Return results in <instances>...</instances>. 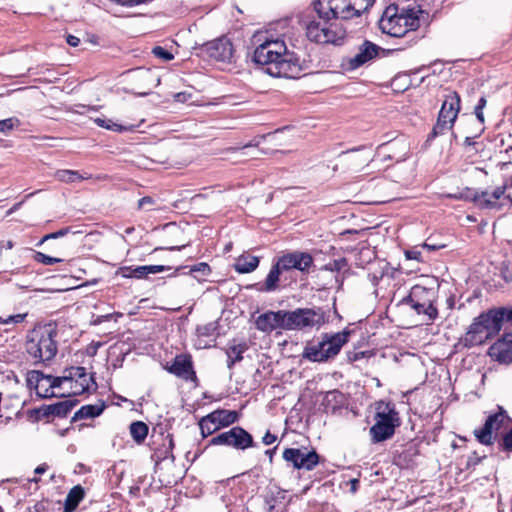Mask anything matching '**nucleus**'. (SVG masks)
Returning <instances> with one entry per match:
<instances>
[{
	"instance_id": "1",
	"label": "nucleus",
	"mask_w": 512,
	"mask_h": 512,
	"mask_svg": "<svg viewBox=\"0 0 512 512\" xmlns=\"http://www.w3.org/2000/svg\"><path fill=\"white\" fill-rule=\"evenodd\" d=\"M421 13L423 10L416 3L405 6L392 4L385 9L379 21V28L391 37L403 39V44L390 50L391 52L405 50L418 41L416 30L420 26Z\"/></svg>"
},
{
	"instance_id": "2",
	"label": "nucleus",
	"mask_w": 512,
	"mask_h": 512,
	"mask_svg": "<svg viewBox=\"0 0 512 512\" xmlns=\"http://www.w3.org/2000/svg\"><path fill=\"white\" fill-rule=\"evenodd\" d=\"M324 3L331 4L329 0H314L312 7L316 15L308 14L303 17L301 23L305 28L306 37L316 44L342 45L346 37V29L332 22L336 20L337 6H329L328 10H324Z\"/></svg>"
},
{
	"instance_id": "3",
	"label": "nucleus",
	"mask_w": 512,
	"mask_h": 512,
	"mask_svg": "<svg viewBox=\"0 0 512 512\" xmlns=\"http://www.w3.org/2000/svg\"><path fill=\"white\" fill-rule=\"evenodd\" d=\"M351 330L344 329L334 334H322L317 344L305 346L302 357L311 362H326L339 354L344 344L348 342Z\"/></svg>"
},
{
	"instance_id": "4",
	"label": "nucleus",
	"mask_w": 512,
	"mask_h": 512,
	"mask_svg": "<svg viewBox=\"0 0 512 512\" xmlns=\"http://www.w3.org/2000/svg\"><path fill=\"white\" fill-rule=\"evenodd\" d=\"M374 420L375 423L369 431L373 443L384 442L392 438L396 428L401 425L399 412L396 410L395 404L391 402L378 404Z\"/></svg>"
},
{
	"instance_id": "5",
	"label": "nucleus",
	"mask_w": 512,
	"mask_h": 512,
	"mask_svg": "<svg viewBox=\"0 0 512 512\" xmlns=\"http://www.w3.org/2000/svg\"><path fill=\"white\" fill-rule=\"evenodd\" d=\"M57 332L51 328H40L28 335L27 353L38 363L52 360L57 354Z\"/></svg>"
},
{
	"instance_id": "6",
	"label": "nucleus",
	"mask_w": 512,
	"mask_h": 512,
	"mask_svg": "<svg viewBox=\"0 0 512 512\" xmlns=\"http://www.w3.org/2000/svg\"><path fill=\"white\" fill-rule=\"evenodd\" d=\"M501 329L502 326L499 320L493 310L490 309L474 318L462 342L465 347H472L496 336Z\"/></svg>"
},
{
	"instance_id": "7",
	"label": "nucleus",
	"mask_w": 512,
	"mask_h": 512,
	"mask_svg": "<svg viewBox=\"0 0 512 512\" xmlns=\"http://www.w3.org/2000/svg\"><path fill=\"white\" fill-rule=\"evenodd\" d=\"M435 300L436 291L433 288L414 285L402 302L410 305L418 315H424L428 322H434L438 317V309L434 305Z\"/></svg>"
},
{
	"instance_id": "8",
	"label": "nucleus",
	"mask_w": 512,
	"mask_h": 512,
	"mask_svg": "<svg viewBox=\"0 0 512 512\" xmlns=\"http://www.w3.org/2000/svg\"><path fill=\"white\" fill-rule=\"evenodd\" d=\"M192 54L206 61L231 63L234 47L230 39L222 36L206 43H196L192 47Z\"/></svg>"
},
{
	"instance_id": "9",
	"label": "nucleus",
	"mask_w": 512,
	"mask_h": 512,
	"mask_svg": "<svg viewBox=\"0 0 512 512\" xmlns=\"http://www.w3.org/2000/svg\"><path fill=\"white\" fill-rule=\"evenodd\" d=\"M208 445L226 446L241 451L257 447L252 434L241 426H233L228 431L217 434L209 440Z\"/></svg>"
},
{
	"instance_id": "10",
	"label": "nucleus",
	"mask_w": 512,
	"mask_h": 512,
	"mask_svg": "<svg viewBox=\"0 0 512 512\" xmlns=\"http://www.w3.org/2000/svg\"><path fill=\"white\" fill-rule=\"evenodd\" d=\"M284 52H286L284 40L266 38L255 48L252 60L255 64L271 68L274 63H277Z\"/></svg>"
},
{
	"instance_id": "11",
	"label": "nucleus",
	"mask_w": 512,
	"mask_h": 512,
	"mask_svg": "<svg viewBox=\"0 0 512 512\" xmlns=\"http://www.w3.org/2000/svg\"><path fill=\"white\" fill-rule=\"evenodd\" d=\"M283 459L296 470L312 471L319 463L320 456L315 449L286 448L282 454Z\"/></svg>"
},
{
	"instance_id": "12",
	"label": "nucleus",
	"mask_w": 512,
	"mask_h": 512,
	"mask_svg": "<svg viewBox=\"0 0 512 512\" xmlns=\"http://www.w3.org/2000/svg\"><path fill=\"white\" fill-rule=\"evenodd\" d=\"M303 71L300 58L286 48V52L281 54L277 63L271 68H266V72L273 77L298 78Z\"/></svg>"
},
{
	"instance_id": "13",
	"label": "nucleus",
	"mask_w": 512,
	"mask_h": 512,
	"mask_svg": "<svg viewBox=\"0 0 512 512\" xmlns=\"http://www.w3.org/2000/svg\"><path fill=\"white\" fill-rule=\"evenodd\" d=\"M276 260L284 272L297 270L302 274H308L314 266L312 255L309 252L300 250L283 253Z\"/></svg>"
},
{
	"instance_id": "14",
	"label": "nucleus",
	"mask_w": 512,
	"mask_h": 512,
	"mask_svg": "<svg viewBox=\"0 0 512 512\" xmlns=\"http://www.w3.org/2000/svg\"><path fill=\"white\" fill-rule=\"evenodd\" d=\"M77 399H66L50 405H41L28 411L31 418L36 421L49 419L50 417L65 418L71 410L78 404Z\"/></svg>"
},
{
	"instance_id": "15",
	"label": "nucleus",
	"mask_w": 512,
	"mask_h": 512,
	"mask_svg": "<svg viewBox=\"0 0 512 512\" xmlns=\"http://www.w3.org/2000/svg\"><path fill=\"white\" fill-rule=\"evenodd\" d=\"M68 382L71 383L70 389L74 395H80L89 392L91 388H97L94 374L88 375L86 369L82 366H71L66 368Z\"/></svg>"
},
{
	"instance_id": "16",
	"label": "nucleus",
	"mask_w": 512,
	"mask_h": 512,
	"mask_svg": "<svg viewBox=\"0 0 512 512\" xmlns=\"http://www.w3.org/2000/svg\"><path fill=\"white\" fill-rule=\"evenodd\" d=\"M506 420H509L506 410L498 406V411L487 417L483 427L480 430H475L477 440L483 445H491L493 443V431L500 429Z\"/></svg>"
},
{
	"instance_id": "17",
	"label": "nucleus",
	"mask_w": 512,
	"mask_h": 512,
	"mask_svg": "<svg viewBox=\"0 0 512 512\" xmlns=\"http://www.w3.org/2000/svg\"><path fill=\"white\" fill-rule=\"evenodd\" d=\"M295 330L320 327L325 323V313L322 308H297L293 310Z\"/></svg>"
},
{
	"instance_id": "18",
	"label": "nucleus",
	"mask_w": 512,
	"mask_h": 512,
	"mask_svg": "<svg viewBox=\"0 0 512 512\" xmlns=\"http://www.w3.org/2000/svg\"><path fill=\"white\" fill-rule=\"evenodd\" d=\"M488 355L501 364L512 363V333L505 334L488 349Z\"/></svg>"
},
{
	"instance_id": "19",
	"label": "nucleus",
	"mask_w": 512,
	"mask_h": 512,
	"mask_svg": "<svg viewBox=\"0 0 512 512\" xmlns=\"http://www.w3.org/2000/svg\"><path fill=\"white\" fill-rule=\"evenodd\" d=\"M460 109V95L456 91H450L447 95H445V99L442 103L437 118L445 120L447 123H450L451 125H455Z\"/></svg>"
},
{
	"instance_id": "20",
	"label": "nucleus",
	"mask_w": 512,
	"mask_h": 512,
	"mask_svg": "<svg viewBox=\"0 0 512 512\" xmlns=\"http://www.w3.org/2000/svg\"><path fill=\"white\" fill-rule=\"evenodd\" d=\"M380 47L369 40H365L360 46L358 53L348 59L347 69L355 70L374 59L379 53Z\"/></svg>"
},
{
	"instance_id": "21",
	"label": "nucleus",
	"mask_w": 512,
	"mask_h": 512,
	"mask_svg": "<svg viewBox=\"0 0 512 512\" xmlns=\"http://www.w3.org/2000/svg\"><path fill=\"white\" fill-rule=\"evenodd\" d=\"M167 370L169 373L184 380H192L196 378L191 356L187 354L176 355Z\"/></svg>"
},
{
	"instance_id": "22",
	"label": "nucleus",
	"mask_w": 512,
	"mask_h": 512,
	"mask_svg": "<svg viewBox=\"0 0 512 512\" xmlns=\"http://www.w3.org/2000/svg\"><path fill=\"white\" fill-rule=\"evenodd\" d=\"M256 328L263 333H271L275 330H282L281 310L267 311L255 319Z\"/></svg>"
},
{
	"instance_id": "23",
	"label": "nucleus",
	"mask_w": 512,
	"mask_h": 512,
	"mask_svg": "<svg viewBox=\"0 0 512 512\" xmlns=\"http://www.w3.org/2000/svg\"><path fill=\"white\" fill-rule=\"evenodd\" d=\"M489 196V192L487 191H475L470 188H466L463 192L459 193V198L461 200L470 201L475 203L480 209H492V208H500V205L495 201H491Z\"/></svg>"
},
{
	"instance_id": "24",
	"label": "nucleus",
	"mask_w": 512,
	"mask_h": 512,
	"mask_svg": "<svg viewBox=\"0 0 512 512\" xmlns=\"http://www.w3.org/2000/svg\"><path fill=\"white\" fill-rule=\"evenodd\" d=\"M330 6H337L335 9L336 19L341 17L342 19H350L352 17L360 16V9H356V3H352L351 0H329ZM324 10H328L329 4H323Z\"/></svg>"
},
{
	"instance_id": "25",
	"label": "nucleus",
	"mask_w": 512,
	"mask_h": 512,
	"mask_svg": "<svg viewBox=\"0 0 512 512\" xmlns=\"http://www.w3.org/2000/svg\"><path fill=\"white\" fill-rule=\"evenodd\" d=\"M284 273L282 270L279 262L276 260L272 266L271 269L264 281L263 284H255L257 286V290L260 292H273L278 289V283L280 280V275Z\"/></svg>"
},
{
	"instance_id": "26",
	"label": "nucleus",
	"mask_w": 512,
	"mask_h": 512,
	"mask_svg": "<svg viewBox=\"0 0 512 512\" xmlns=\"http://www.w3.org/2000/svg\"><path fill=\"white\" fill-rule=\"evenodd\" d=\"M209 414L211 417L208 419L215 421L220 428L228 427L239 420V414L237 411L217 409Z\"/></svg>"
},
{
	"instance_id": "27",
	"label": "nucleus",
	"mask_w": 512,
	"mask_h": 512,
	"mask_svg": "<svg viewBox=\"0 0 512 512\" xmlns=\"http://www.w3.org/2000/svg\"><path fill=\"white\" fill-rule=\"evenodd\" d=\"M345 395L339 390L328 391L323 398V406L327 413H335L345 405Z\"/></svg>"
},
{
	"instance_id": "28",
	"label": "nucleus",
	"mask_w": 512,
	"mask_h": 512,
	"mask_svg": "<svg viewBox=\"0 0 512 512\" xmlns=\"http://www.w3.org/2000/svg\"><path fill=\"white\" fill-rule=\"evenodd\" d=\"M260 259L251 254L240 255L233 265L236 272L240 274L251 273L259 266Z\"/></svg>"
},
{
	"instance_id": "29",
	"label": "nucleus",
	"mask_w": 512,
	"mask_h": 512,
	"mask_svg": "<svg viewBox=\"0 0 512 512\" xmlns=\"http://www.w3.org/2000/svg\"><path fill=\"white\" fill-rule=\"evenodd\" d=\"M106 408L104 401H100L99 404H88L82 406L76 411L71 419V422H77L78 420L95 418L101 415Z\"/></svg>"
},
{
	"instance_id": "30",
	"label": "nucleus",
	"mask_w": 512,
	"mask_h": 512,
	"mask_svg": "<svg viewBox=\"0 0 512 512\" xmlns=\"http://www.w3.org/2000/svg\"><path fill=\"white\" fill-rule=\"evenodd\" d=\"M85 496L84 488L76 485L68 492L64 502V512H74Z\"/></svg>"
},
{
	"instance_id": "31",
	"label": "nucleus",
	"mask_w": 512,
	"mask_h": 512,
	"mask_svg": "<svg viewBox=\"0 0 512 512\" xmlns=\"http://www.w3.org/2000/svg\"><path fill=\"white\" fill-rule=\"evenodd\" d=\"M54 177L56 180L64 183H76L89 178V176L82 175L76 170L69 169L57 170L54 174Z\"/></svg>"
},
{
	"instance_id": "32",
	"label": "nucleus",
	"mask_w": 512,
	"mask_h": 512,
	"mask_svg": "<svg viewBox=\"0 0 512 512\" xmlns=\"http://www.w3.org/2000/svg\"><path fill=\"white\" fill-rule=\"evenodd\" d=\"M148 426L142 421H134L130 424V434L133 440L140 444L148 435Z\"/></svg>"
},
{
	"instance_id": "33",
	"label": "nucleus",
	"mask_w": 512,
	"mask_h": 512,
	"mask_svg": "<svg viewBox=\"0 0 512 512\" xmlns=\"http://www.w3.org/2000/svg\"><path fill=\"white\" fill-rule=\"evenodd\" d=\"M454 125L447 123L445 120L437 118L435 125L428 134L426 144H430L435 138L444 135L447 131L452 130Z\"/></svg>"
},
{
	"instance_id": "34",
	"label": "nucleus",
	"mask_w": 512,
	"mask_h": 512,
	"mask_svg": "<svg viewBox=\"0 0 512 512\" xmlns=\"http://www.w3.org/2000/svg\"><path fill=\"white\" fill-rule=\"evenodd\" d=\"M46 374L39 370H32L27 373V386L30 389H35L39 391V388L43 387V382H45Z\"/></svg>"
},
{
	"instance_id": "35",
	"label": "nucleus",
	"mask_w": 512,
	"mask_h": 512,
	"mask_svg": "<svg viewBox=\"0 0 512 512\" xmlns=\"http://www.w3.org/2000/svg\"><path fill=\"white\" fill-rule=\"evenodd\" d=\"M187 268H188V266L178 267L175 270L174 274H176L180 270H184ZM210 273H211V268L206 262H199L197 264H194L189 267V271H188V274L193 275L198 280H199V278H198L197 274H200L201 276L205 277V276H208Z\"/></svg>"
},
{
	"instance_id": "36",
	"label": "nucleus",
	"mask_w": 512,
	"mask_h": 512,
	"mask_svg": "<svg viewBox=\"0 0 512 512\" xmlns=\"http://www.w3.org/2000/svg\"><path fill=\"white\" fill-rule=\"evenodd\" d=\"M211 417L210 414H207L206 416L202 417L199 421V427L201 430L202 436L208 437L215 433L217 430L221 429L215 421H211L208 418Z\"/></svg>"
},
{
	"instance_id": "37",
	"label": "nucleus",
	"mask_w": 512,
	"mask_h": 512,
	"mask_svg": "<svg viewBox=\"0 0 512 512\" xmlns=\"http://www.w3.org/2000/svg\"><path fill=\"white\" fill-rule=\"evenodd\" d=\"M219 328V321H212L196 327V334L199 337H212L217 334Z\"/></svg>"
},
{
	"instance_id": "38",
	"label": "nucleus",
	"mask_w": 512,
	"mask_h": 512,
	"mask_svg": "<svg viewBox=\"0 0 512 512\" xmlns=\"http://www.w3.org/2000/svg\"><path fill=\"white\" fill-rule=\"evenodd\" d=\"M21 125V121L17 117H10L0 120V133L7 135L15 128Z\"/></svg>"
},
{
	"instance_id": "39",
	"label": "nucleus",
	"mask_w": 512,
	"mask_h": 512,
	"mask_svg": "<svg viewBox=\"0 0 512 512\" xmlns=\"http://www.w3.org/2000/svg\"><path fill=\"white\" fill-rule=\"evenodd\" d=\"M168 444L164 445V450H158L157 455L160 460H165L170 458L172 461L175 460L173 455L174 441L171 434L167 435Z\"/></svg>"
},
{
	"instance_id": "40",
	"label": "nucleus",
	"mask_w": 512,
	"mask_h": 512,
	"mask_svg": "<svg viewBox=\"0 0 512 512\" xmlns=\"http://www.w3.org/2000/svg\"><path fill=\"white\" fill-rule=\"evenodd\" d=\"M493 313L496 315L497 319L501 326H503V322H511L512 321V306L499 307L492 309Z\"/></svg>"
},
{
	"instance_id": "41",
	"label": "nucleus",
	"mask_w": 512,
	"mask_h": 512,
	"mask_svg": "<svg viewBox=\"0 0 512 512\" xmlns=\"http://www.w3.org/2000/svg\"><path fill=\"white\" fill-rule=\"evenodd\" d=\"M247 349L246 344L233 345L226 351L228 358H233L234 361L240 362L243 359V353Z\"/></svg>"
},
{
	"instance_id": "42",
	"label": "nucleus",
	"mask_w": 512,
	"mask_h": 512,
	"mask_svg": "<svg viewBox=\"0 0 512 512\" xmlns=\"http://www.w3.org/2000/svg\"><path fill=\"white\" fill-rule=\"evenodd\" d=\"M499 270V276L506 282H512V263L510 261H502L497 268Z\"/></svg>"
},
{
	"instance_id": "43",
	"label": "nucleus",
	"mask_w": 512,
	"mask_h": 512,
	"mask_svg": "<svg viewBox=\"0 0 512 512\" xmlns=\"http://www.w3.org/2000/svg\"><path fill=\"white\" fill-rule=\"evenodd\" d=\"M282 330H295L293 310H281Z\"/></svg>"
},
{
	"instance_id": "44",
	"label": "nucleus",
	"mask_w": 512,
	"mask_h": 512,
	"mask_svg": "<svg viewBox=\"0 0 512 512\" xmlns=\"http://www.w3.org/2000/svg\"><path fill=\"white\" fill-rule=\"evenodd\" d=\"M34 260L38 263H41V264L47 265V266L54 265L56 263H61L63 261V259H61V258L52 257V256L46 255L39 251L35 252Z\"/></svg>"
},
{
	"instance_id": "45",
	"label": "nucleus",
	"mask_w": 512,
	"mask_h": 512,
	"mask_svg": "<svg viewBox=\"0 0 512 512\" xmlns=\"http://www.w3.org/2000/svg\"><path fill=\"white\" fill-rule=\"evenodd\" d=\"M45 382L50 383V388H59L64 382H68V377L66 375V369L63 372L62 376H53L47 375L45 377Z\"/></svg>"
},
{
	"instance_id": "46",
	"label": "nucleus",
	"mask_w": 512,
	"mask_h": 512,
	"mask_svg": "<svg viewBox=\"0 0 512 512\" xmlns=\"http://www.w3.org/2000/svg\"><path fill=\"white\" fill-rule=\"evenodd\" d=\"M103 128H105L107 130L114 131V132L121 133V132H125V131H133L136 128V126H134V125L125 126V125L115 123L111 119H106V125H104Z\"/></svg>"
},
{
	"instance_id": "47",
	"label": "nucleus",
	"mask_w": 512,
	"mask_h": 512,
	"mask_svg": "<svg viewBox=\"0 0 512 512\" xmlns=\"http://www.w3.org/2000/svg\"><path fill=\"white\" fill-rule=\"evenodd\" d=\"M486 104H487V99L485 96H481L477 102V104L475 105L474 107V114L477 118V120L481 123V124H484L485 122V118H484V113H483V110L484 108L486 107Z\"/></svg>"
},
{
	"instance_id": "48",
	"label": "nucleus",
	"mask_w": 512,
	"mask_h": 512,
	"mask_svg": "<svg viewBox=\"0 0 512 512\" xmlns=\"http://www.w3.org/2000/svg\"><path fill=\"white\" fill-rule=\"evenodd\" d=\"M348 266L346 258L335 259L325 265V269L332 272H340Z\"/></svg>"
},
{
	"instance_id": "49",
	"label": "nucleus",
	"mask_w": 512,
	"mask_h": 512,
	"mask_svg": "<svg viewBox=\"0 0 512 512\" xmlns=\"http://www.w3.org/2000/svg\"><path fill=\"white\" fill-rule=\"evenodd\" d=\"M152 54L159 59L164 61H170L174 59V55L162 46H155L152 48Z\"/></svg>"
},
{
	"instance_id": "50",
	"label": "nucleus",
	"mask_w": 512,
	"mask_h": 512,
	"mask_svg": "<svg viewBox=\"0 0 512 512\" xmlns=\"http://www.w3.org/2000/svg\"><path fill=\"white\" fill-rule=\"evenodd\" d=\"M281 132L280 129H277L275 130L274 132H271V133H267V134H264V135H261L257 138H255L252 142L246 144L244 146V148H248V147H254V146H258L261 141H265V140H274V138L276 137V135Z\"/></svg>"
},
{
	"instance_id": "51",
	"label": "nucleus",
	"mask_w": 512,
	"mask_h": 512,
	"mask_svg": "<svg viewBox=\"0 0 512 512\" xmlns=\"http://www.w3.org/2000/svg\"><path fill=\"white\" fill-rule=\"evenodd\" d=\"M36 394L42 399L64 396V394L57 395L53 388H50V383L47 382L46 385L43 383V387L39 388V391H36Z\"/></svg>"
},
{
	"instance_id": "52",
	"label": "nucleus",
	"mask_w": 512,
	"mask_h": 512,
	"mask_svg": "<svg viewBox=\"0 0 512 512\" xmlns=\"http://www.w3.org/2000/svg\"><path fill=\"white\" fill-rule=\"evenodd\" d=\"M510 187H512V182L510 184L505 183L502 186L496 187L491 194L489 193V196L487 198H490L491 201L496 202V200L501 198L504 195L505 191Z\"/></svg>"
},
{
	"instance_id": "53",
	"label": "nucleus",
	"mask_w": 512,
	"mask_h": 512,
	"mask_svg": "<svg viewBox=\"0 0 512 512\" xmlns=\"http://www.w3.org/2000/svg\"><path fill=\"white\" fill-rule=\"evenodd\" d=\"M70 231V228L69 227H66V228H63V229H60L56 232H53V233H50V234H46L38 243V245H41L43 244L45 241L49 240V239H57V238H60V237H63L65 235H67Z\"/></svg>"
},
{
	"instance_id": "54",
	"label": "nucleus",
	"mask_w": 512,
	"mask_h": 512,
	"mask_svg": "<svg viewBox=\"0 0 512 512\" xmlns=\"http://www.w3.org/2000/svg\"><path fill=\"white\" fill-rule=\"evenodd\" d=\"M144 269H145L146 275H149V274H156V273L168 271L171 269V267L165 266V265H144Z\"/></svg>"
},
{
	"instance_id": "55",
	"label": "nucleus",
	"mask_w": 512,
	"mask_h": 512,
	"mask_svg": "<svg viewBox=\"0 0 512 512\" xmlns=\"http://www.w3.org/2000/svg\"><path fill=\"white\" fill-rule=\"evenodd\" d=\"M500 447L505 451H512V428L503 436Z\"/></svg>"
},
{
	"instance_id": "56",
	"label": "nucleus",
	"mask_w": 512,
	"mask_h": 512,
	"mask_svg": "<svg viewBox=\"0 0 512 512\" xmlns=\"http://www.w3.org/2000/svg\"><path fill=\"white\" fill-rule=\"evenodd\" d=\"M369 351H352L348 352L347 357L350 362H356L366 356H368Z\"/></svg>"
},
{
	"instance_id": "57",
	"label": "nucleus",
	"mask_w": 512,
	"mask_h": 512,
	"mask_svg": "<svg viewBox=\"0 0 512 512\" xmlns=\"http://www.w3.org/2000/svg\"><path fill=\"white\" fill-rule=\"evenodd\" d=\"M405 256L409 260L422 261V253L417 249H410L405 251Z\"/></svg>"
},
{
	"instance_id": "58",
	"label": "nucleus",
	"mask_w": 512,
	"mask_h": 512,
	"mask_svg": "<svg viewBox=\"0 0 512 512\" xmlns=\"http://www.w3.org/2000/svg\"><path fill=\"white\" fill-rule=\"evenodd\" d=\"M376 0H355L356 6L358 5L360 9V14L371 7Z\"/></svg>"
},
{
	"instance_id": "59",
	"label": "nucleus",
	"mask_w": 512,
	"mask_h": 512,
	"mask_svg": "<svg viewBox=\"0 0 512 512\" xmlns=\"http://www.w3.org/2000/svg\"><path fill=\"white\" fill-rule=\"evenodd\" d=\"M277 440V436L272 434L270 431H267L265 435L262 437V443L264 445H271Z\"/></svg>"
},
{
	"instance_id": "60",
	"label": "nucleus",
	"mask_w": 512,
	"mask_h": 512,
	"mask_svg": "<svg viewBox=\"0 0 512 512\" xmlns=\"http://www.w3.org/2000/svg\"><path fill=\"white\" fill-rule=\"evenodd\" d=\"M482 458L483 457L478 456L476 454V452H473V454L468 457L467 467H472V466L474 467V466L478 465L482 461Z\"/></svg>"
},
{
	"instance_id": "61",
	"label": "nucleus",
	"mask_w": 512,
	"mask_h": 512,
	"mask_svg": "<svg viewBox=\"0 0 512 512\" xmlns=\"http://www.w3.org/2000/svg\"><path fill=\"white\" fill-rule=\"evenodd\" d=\"M134 267L124 266L119 268L118 274H120L124 278H133V271Z\"/></svg>"
},
{
	"instance_id": "62",
	"label": "nucleus",
	"mask_w": 512,
	"mask_h": 512,
	"mask_svg": "<svg viewBox=\"0 0 512 512\" xmlns=\"http://www.w3.org/2000/svg\"><path fill=\"white\" fill-rule=\"evenodd\" d=\"M101 346V343L100 342H97V343H91L87 348H86V354L88 356H95L97 354V351L99 349V347Z\"/></svg>"
},
{
	"instance_id": "63",
	"label": "nucleus",
	"mask_w": 512,
	"mask_h": 512,
	"mask_svg": "<svg viewBox=\"0 0 512 512\" xmlns=\"http://www.w3.org/2000/svg\"><path fill=\"white\" fill-rule=\"evenodd\" d=\"M132 273H133V278H137V279H142V278H145L147 276L146 272H145V269H144V266L134 267Z\"/></svg>"
},
{
	"instance_id": "64",
	"label": "nucleus",
	"mask_w": 512,
	"mask_h": 512,
	"mask_svg": "<svg viewBox=\"0 0 512 512\" xmlns=\"http://www.w3.org/2000/svg\"><path fill=\"white\" fill-rule=\"evenodd\" d=\"M383 278V272L381 273H369L368 279L372 283L373 286H377L380 282V280Z\"/></svg>"
}]
</instances>
